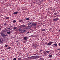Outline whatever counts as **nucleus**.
Returning <instances> with one entry per match:
<instances>
[{
	"instance_id": "obj_1",
	"label": "nucleus",
	"mask_w": 60,
	"mask_h": 60,
	"mask_svg": "<svg viewBox=\"0 0 60 60\" xmlns=\"http://www.w3.org/2000/svg\"><path fill=\"white\" fill-rule=\"evenodd\" d=\"M59 18H56L55 19H53V21H56L57 20H59Z\"/></svg>"
},
{
	"instance_id": "obj_2",
	"label": "nucleus",
	"mask_w": 60,
	"mask_h": 60,
	"mask_svg": "<svg viewBox=\"0 0 60 60\" xmlns=\"http://www.w3.org/2000/svg\"><path fill=\"white\" fill-rule=\"evenodd\" d=\"M1 35L2 36H3L4 37H6V36L7 35H5V34H4V33H1Z\"/></svg>"
},
{
	"instance_id": "obj_3",
	"label": "nucleus",
	"mask_w": 60,
	"mask_h": 60,
	"mask_svg": "<svg viewBox=\"0 0 60 60\" xmlns=\"http://www.w3.org/2000/svg\"><path fill=\"white\" fill-rule=\"evenodd\" d=\"M52 43H53V42H49L47 43V45L48 46H50V45H51Z\"/></svg>"
},
{
	"instance_id": "obj_4",
	"label": "nucleus",
	"mask_w": 60,
	"mask_h": 60,
	"mask_svg": "<svg viewBox=\"0 0 60 60\" xmlns=\"http://www.w3.org/2000/svg\"><path fill=\"white\" fill-rule=\"evenodd\" d=\"M32 23H33V22H30L28 24V26H30V25H31V24H32Z\"/></svg>"
},
{
	"instance_id": "obj_5",
	"label": "nucleus",
	"mask_w": 60,
	"mask_h": 60,
	"mask_svg": "<svg viewBox=\"0 0 60 60\" xmlns=\"http://www.w3.org/2000/svg\"><path fill=\"white\" fill-rule=\"evenodd\" d=\"M35 59H36L37 58H39V56H35Z\"/></svg>"
},
{
	"instance_id": "obj_6",
	"label": "nucleus",
	"mask_w": 60,
	"mask_h": 60,
	"mask_svg": "<svg viewBox=\"0 0 60 60\" xmlns=\"http://www.w3.org/2000/svg\"><path fill=\"white\" fill-rule=\"evenodd\" d=\"M26 30H21V33H25V32H26Z\"/></svg>"
},
{
	"instance_id": "obj_7",
	"label": "nucleus",
	"mask_w": 60,
	"mask_h": 60,
	"mask_svg": "<svg viewBox=\"0 0 60 60\" xmlns=\"http://www.w3.org/2000/svg\"><path fill=\"white\" fill-rule=\"evenodd\" d=\"M13 30H16V31H17L18 30L17 29V28L16 27H14L13 29Z\"/></svg>"
},
{
	"instance_id": "obj_8",
	"label": "nucleus",
	"mask_w": 60,
	"mask_h": 60,
	"mask_svg": "<svg viewBox=\"0 0 60 60\" xmlns=\"http://www.w3.org/2000/svg\"><path fill=\"white\" fill-rule=\"evenodd\" d=\"M37 44H34L33 45V46H34V48H36V46H37Z\"/></svg>"
},
{
	"instance_id": "obj_9",
	"label": "nucleus",
	"mask_w": 60,
	"mask_h": 60,
	"mask_svg": "<svg viewBox=\"0 0 60 60\" xmlns=\"http://www.w3.org/2000/svg\"><path fill=\"white\" fill-rule=\"evenodd\" d=\"M32 25L33 26H36V23H33L32 24Z\"/></svg>"
},
{
	"instance_id": "obj_10",
	"label": "nucleus",
	"mask_w": 60,
	"mask_h": 60,
	"mask_svg": "<svg viewBox=\"0 0 60 60\" xmlns=\"http://www.w3.org/2000/svg\"><path fill=\"white\" fill-rule=\"evenodd\" d=\"M30 27L29 26L26 27V29H30Z\"/></svg>"
},
{
	"instance_id": "obj_11",
	"label": "nucleus",
	"mask_w": 60,
	"mask_h": 60,
	"mask_svg": "<svg viewBox=\"0 0 60 60\" xmlns=\"http://www.w3.org/2000/svg\"><path fill=\"white\" fill-rule=\"evenodd\" d=\"M31 58H32V59H35V57L34 56H33L31 57Z\"/></svg>"
},
{
	"instance_id": "obj_12",
	"label": "nucleus",
	"mask_w": 60,
	"mask_h": 60,
	"mask_svg": "<svg viewBox=\"0 0 60 60\" xmlns=\"http://www.w3.org/2000/svg\"><path fill=\"white\" fill-rule=\"evenodd\" d=\"M19 13V12L18 11H16L14 13V14H17V13Z\"/></svg>"
},
{
	"instance_id": "obj_13",
	"label": "nucleus",
	"mask_w": 60,
	"mask_h": 60,
	"mask_svg": "<svg viewBox=\"0 0 60 60\" xmlns=\"http://www.w3.org/2000/svg\"><path fill=\"white\" fill-rule=\"evenodd\" d=\"M23 39L25 40H27V37H24L23 38Z\"/></svg>"
},
{
	"instance_id": "obj_14",
	"label": "nucleus",
	"mask_w": 60,
	"mask_h": 60,
	"mask_svg": "<svg viewBox=\"0 0 60 60\" xmlns=\"http://www.w3.org/2000/svg\"><path fill=\"white\" fill-rule=\"evenodd\" d=\"M10 19V17H6V19Z\"/></svg>"
},
{
	"instance_id": "obj_15",
	"label": "nucleus",
	"mask_w": 60,
	"mask_h": 60,
	"mask_svg": "<svg viewBox=\"0 0 60 60\" xmlns=\"http://www.w3.org/2000/svg\"><path fill=\"white\" fill-rule=\"evenodd\" d=\"M52 57V55H50L49 56V57L50 58L51 57Z\"/></svg>"
},
{
	"instance_id": "obj_16",
	"label": "nucleus",
	"mask_w": 60,
	"mask_h": 60,
	"mask_svg": "<svg viewBox=\"0 0 60 60\" xmlns=\"http://www.w3.org/2000/svg\"><path fill=\"white\" fill-rule=\"evenodd\" d=\"M18 30L19 31H21V30H22L20 28H19L18 29Z\"/></svg>"
},
{
	"instance_id": "obj_17",
	"label": "nucleus",
	"mask_w": 60,
	"mask_h": 60,
	"mask_svg": "<svg viewBox=\"0 0 60 60\" xmlns=\"http://www.w3.org/2000/svg\"><path fill=\"white\" fill-rule=\"evenodd\" d=\"M46 29H43L42 30V31H45V30H45Z\"/></svg>"
},
{
	"instance_id": "obj_18",
	"label": "nucleus",
	"mask_w": 60,
	"mask_h": 60,
	"mask_svg": "<svg viewBox=\"0 0 60 60\" xmlns=\"http://www.w3.org/2000/svg\"><path fill=\"white\" fill-rule=\"evenodd\" d=\"M22 21H23V20L22 19H20L19 20V22H21Z\"/></svg>"
},
{
	"instance_id": "obj_19",
	"label": "nucleus",
	"mask_w": 60,
	"mask_h": 60,
	"mask_svg": "<svg viewBox=\"0 0 60 60\" xmlns=\"http://www.w3.org/2000/svg\"><path fill=\"white\" fill-rule=\"evenodd\" d=\"M16 21L15 20H14L12 22L14 23H15V22H16Z\"/></svg>"
},
{
	"instance_id": "obj_20",
	"label": "nucleus",
	"mask_w": 60,
	"mask_h": 60,
	"mask_svg": "<svg viewBox=\"0 0 60 60\" xmlns=\"http://www.w3.org/2000/svg\"><path fill=\"white\" fill-rule=\"evenodd\" d=\"M22 26L23 27H25V26H26V25H22Z\"/></svg>"
},
{
	"instance_id": "obj_21",
	"label": "nucleus",
	"mask_w": 60,
	"mask_h": 60,
	"mask_svg": "<svg viewBox=\"0 0 60 60\" xmlns=\"http://www.w3.org/2000/svg\"><path fill=\"white\" fill-rule=\"evenodd\" d=\"M8 34H11V32L10 31H9L7 32V33Z\"/></svg>"
},
{
	"instance_id": "obj_22",
	"label": "nucleus",
	"mask_w": 60,
	"mask_h": 60,
	"mask_svg": "<svg viewBox=\"0 0 60 60\" xmlns=\"http://www.w3.org/2000/svg\"><path fill=\"white\" fill-rule=\"evenodd\" d=\"M18 60H21V58H18Z\"/></svg>"
},
{
	"instance_id": "obj_23",
	"label": "nucleus",
	"mask_w": 60,
	"mask_h": 60,
	"mask_svg": "<svg viewBox=\"0 0 60 60\" xmlns=\"http://www.w3.org/2000/svg\"><path fill=\"white\" fill-rule=\"evenodd\" d=\"M49 51H46V52L47 53H49Z\"/></svg>"
},
{
	"instance_id": "obj_24",
	"label": "nucleus",
	"mask_w": 60,
	"mask_h": 60,
	"mask_svg": "<svg viewBox=\"0 0 60 60\" xmlns=\"http://www.w3.org/2000/svg\"><path fill=\"white\" fill-rule=\"evenodd\" d=\"M54 15H56L57 14V13H54Z\"/></svg>"
},
{
	"instance_id": "obj_25",
	"label": "nucleus",
	"mask_w": 60,
	"mask_h": 60,
	"mask_svg": "<svg viewBox=\"0 0 60 60\" xmlns=\"http://www.w3.org/2000/svg\"><path fill=\"white\" fill-rule=\"evenodd\" d=\"M30 19L28 18H27L26 19V20H29Z\"/></svg>"
},
{
	"instance_id": "obj_26",
	"label": "nucleus",
	"mask_w": 60,
	"mask_h": 60,
	"mask_svg": "<svg viewBox=\"0 0 60 60\" xmlns=\"http://www.w3.org/2000/svg\"><path fill=\"white\" fill-rule=\"evenodd\" d=\"M54 45L55 46H57V44H54Z\"/></svg>"
},
{
	"instance_id": "obj_27",
	"label": "nucleus",
	"mask_w": 60,
	"mask_h": 60,
	"mask_svg": "<svg viewBox=\"0 0 60 60\" xmlns=\"http://www.w3.org/2000/svg\"><path fill=\"white\" fill-rule=\"evenodd\" d=\"M17 60V59H16V58H14L13 60Z\"/></svg>"
},
{
	"instance_id": "obj_28",
	"label": "nucleus",
	"mask_w": 60,
	"mask_h": 60,
	"mask_svg": "<svg viewBox=\"0 0 60 60\" xmlns=\"http://www.w3.org/2000/svg\"><path fill=\"white\" fill-rule=\"evenodd\" d=\"M29 37H33V35L30 36H29Z\"/></svg>"
},
{
	"instance_id": "obj_29",
	"label": "nucleus",
	"mask_w": 60,
	"mask_h": 60,
	"mask_svg": "<svg viewBox=\"0 0 60 60\" xmlns=\"http://www.w3.org/2000/svg\"><path fill=\"white\" fill-rule=\"evenodd\" d=\"M2 42V41H1V40L0 39V43H1Z\"/></svg>"
},
{
	"instance_id": "obj_30",
	"label": "nucleus",
	"mask_w": 60,
	"mask_h": 60,
	"mask_svg": "<svg viewBox=\"0 0 60 60\" xmlns=\"http://www.w3.org/2000/svg\"><path fill=\"white\" fill-rule=\"evenodd\" d=\"M6 25H7V24L6 23H5V24H4V26H6Z\"/></svg>"
},
{
	"instance_id": "obj_31",
	"label": "nucleus",
	"mask_w": 60,
	"mask_h": 60,
	"mask_svg": "<svg viewBox=\"0 0 60 60\" xmlns=\"http://www.w3.org/2000/svg\"><path fill=\"white\" fill-rule=\"evenodd\" d=\"M11 47H9L8 48V49H11Z\"/></svg>"
},
{
	"instance_id": "obj_32",
	"label": "nucleus",
	"mask_w": 60,
	"mask_h": 60,
	"mask_svg": "<svg viewBox=\"0 0 60 60\" xmlns=\"http://www.w3.org/2000/svg\"><path fill=\"white\" fill-rule=\"evenodd\" d=\"M1 39L2 40L1 41H4V40L3 39V38Z\"/></svg>"
},
{
	"instance_id": "obj_33",
	"label": "nucleus",
	"mask_w": 60,
	"mask_h": 60,
	"mask_svg": "<svg viewBox=\"0 0 60 60\" xmlns=\"http://www.w3.org/2000/svg\"><path fill=\"white\" fill-rule=\"evenodd\" d=\"M5 47H7L8 46V45H5Z\"/></svg>"
},
{
	"instance_id": "obj_34",
	"label": "nucleus",
	"mask_w": 60,
	"mask_h": 60,
	"mask_svg": "<svg viewBox=\"0 0 60 60\" xmlns=\"http://www.w3.org/2000/svg\"><path fill=\"white\" fill-rule=\"evenodd\" d=\"M43 50H40V52H41V51H42Z\"/></svg>"
},
{
	"instance_id": "obj_35",
	"label": "nucleus",
	"mask_w": 60,
	"mask_h": 60,
	"mask_svg": "<svg viewBox=\"0 0 60 60\" xmlns=\"http://www.w3.org/2000/svg\"><path fill=\"white\" fill-rule=\"evenodd\" d=\"M29 33V32H27L26 34H28Z\"/></svg>"
},
{
	"instance_id": "obj_36",
	"label": "nucleus",
	"mask_w": 60,
	"mask_h": 60,
	"mask_svg": "<svg viewBox=\"0 0 60 60\" xmlns=\"http://www.w3.org/2000/svg\"><path fill=\"white\" fill-rule=\"evenodd\" d=\"M59 46H60V42L59 43Z\"/></svg>"
},
{
	"instance_id": "obj_37",
	"label": "nucleus",
	"mask_w": 60,
	"mask_h": 60,
	"mask_svg": "<svg viewBox=\"0 0 60 60\" xmlns=\"http://www.w3.org/2000/svg\"><path fill=\"white\" fill-rule=\"evenodd\" d=\"M60 50V49H57V50Z\"/></svg>"
},
{
	"instance_id": "obj_38",
	"label": "nucleus",
	"mask_w": 60,
	"mask_h": 60,
	"mask_svg": "<svg viewBox=\"0 0 60 60\" xmlns=\"http://www.w3.org/2000/svg\"><path fill=\"white\" fill-rule=\"evenodd\" d=\"M59 33H60V30H59Z\"/></svg>"
},
{
	"instance_id": "obj_39",
	"label": "nucleus",
	"mask_w": 60,
	"mask_h": 60,
	"mask_svg": "<svg viewBox=\"0 0 60 60\" xmlns=\"http://www.w3.org/2000/svg\"><path fill=\"white\" fill-rule=\"evenodd\" d=\"M44 53H45V54H46V52H45Z\"/></svg>"
},
{
	"instance_id": "obj_40",
	"label": "nucleus",
	"mask_w": 60,
	"mask_h": 60,
	"mask_svg": "<svg viewBox=\"0 0 60 60\" xmlns=\"http://www.w3.org/2000/svg\"><path fill=\"white\" fill-rule=\"evenodd\" d=\"M1 60H4V59H2Z\"/></svg>"
}]
</instances>
